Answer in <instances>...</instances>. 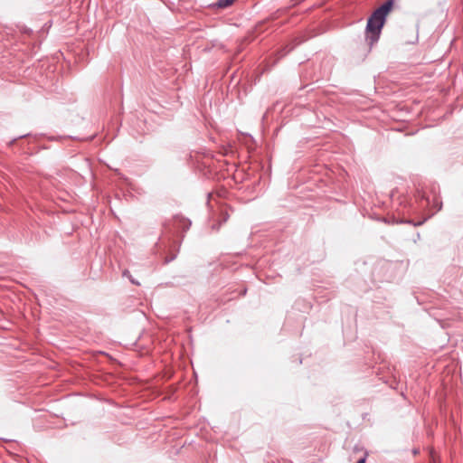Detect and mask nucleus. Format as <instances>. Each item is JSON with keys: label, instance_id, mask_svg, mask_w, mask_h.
I'll list each match as a JSON object with an SVG mask.
<instances>
[{"label": "nucleus", "instance_id": "obj_1", "mask_svg": "<svg viewBox=\"0 0 463 463\" xmlns=\"http://www.w3.org/2000/svg\"><path fill=\"white\" fill-rule=\"evenodd\" d=\"M392 5L393 0H387L369 17L366 24L365 40L370 48L378 42L382 29L386 20V15L391 11Z\"/></svg>", "mask_w": 463, "mask_h": 463}, {"label": "nucleus", "instance_id": "obj_2", "mask_svg": "<svg viewBox=\"0 0 463 463\" xmlns=\"http://www.w3.org/2000/svg\"><path fill=\"white\" fill-rule=\"evenodd\" d=\"M233 2L234 0H219L217 5L221 8H225L232 5Z\"/></svg>", "mask_w": 463, "mask_h": 463}, {"label": "nucleus", "instance_id": "obj_3", "mask_svg": "<svg viewBox=\"0 0 463 463\" xmlns=\"http://www.w3.org/2000/svg\"><path fill=\"white\" fill-rule=\"evenodd\" d=\"M365 461H366V456H364V458L359 459L356 463H365Z\"/></svg>", "mask_w": 463, "mask_h": 463}, {"label": "nucleus", "instance_id": "obj_4", "mask_svg": "<svg viewBox=\"0 0 463 463\" xmlns=\"http://www.w3.org/2000/svg\"><path fill=\"white\" fill-rule=\"evenodd\" d=\"M228 219V214L227 213H223V222H226Z\"/></svg>", "mask_w": 463, "mask_h": 463}, {"label": "nucleus", "instance_id": "obj_5", "mask_svg": "<svg viewBox=\"0 0 463 463\" xmlns=\"http://www.w3.org/2000/svg\"><path fill=\"white\" fill-rule=\"evenodd\" d=\"M174 259H175V256H173V257H171V258H169V259H166V260H165V261H166V262H169V261L173 260Z\"/></svg>", "mask_w": 463, "mask_h": 463}, {"label": "nucleus", "instance_id": "obj_6", "mask_svg": "<svg viewBox=\"0 0 463 463\" xmlns=\"http://www.w3.org/2000/svg\"><path fill=\"white\" fill-rule=\"evenodd\" d=\"M129 272L128 270L124 271L123 275L124 276H128Z\"/></svg>", "mask_w": 463, "mask_h": 463}, {"label": "nucleus", "instance_id": "obj_7", "mask_svg": "<svg viewBox=\"0 0 463 463\" xmlns=\"http://www.w3.org/2000/svg\"><path fill=\"white\" fill-rule=\"evenodd\" d=\"M131 282H132V283H134V284H136V285H138V283H137V282H136L134 279H131Z\"/></svg>", "mask_w": 463, "mask_h": 463}]
</instances>
